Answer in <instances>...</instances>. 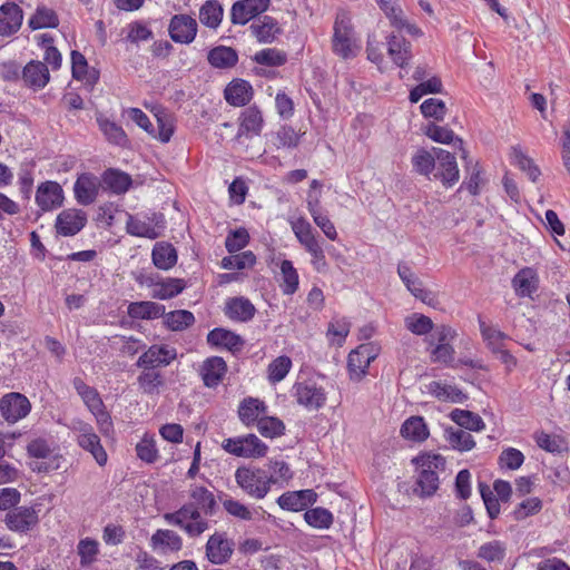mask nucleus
<instances>
[{"mask_svg":"<svg viewBox=\"0 0 570 570\" xmlns=\"http://www.w3.org/2000/svg\"><path fill=\"white\" fill-rule=\"evenodd\" d=\"M397 274L406 288L419 299L424 303L431 304V295L430 291L423 288V284L420 278H417L410 266L405 263H399L397 265Z\"/></svg>","mask_w":570,"mask_h":570,"instance_id":"28","label":"nucleus"},{"mask_svg":"<svg viewBox=\"0 0 570 570\" xmlns=\"http://www.w3.org/2000/svg\"><path fill=\"white\" fill-rule=\"evenodd\" d=\"M224 10L217 0H207L199 9L200 22L210 28L216 29L222 22Z\"/></svg>","mask_w":570,"mask_h":570,"instance_id":"44","label":"nucleus"},{"mask_svg":"<svg viewBox=\"0 0 570 570\" xmlns=\"http://www.w3.org/2000/svg\"><path fill=\"white\" fill-rule=\"evenodd\" d=\"M205 549L206 558L209 562L213 564H224L234 552V542L226 538L225 532H215L208 538Z\"/></svg>","mask_w":570,"mask_h":570,"instance_id":"14","label":"nucleus"},{"mask_svg":"<svg viewBox=\"0 0 570 570\" xmlns=\"http://www.w3.org/2000/svg\"><path fill=\"white\" fill-rule=\"evenodd\" d=\"M207 61L215 69H232L238 62V52L233 47L219 45L208 51Z\"/></svg>","mask_w":570,"mask_h":570,"instance_id":"25","label":"nucleus"},{"mask_svg":"<svg viewBox=\"0 0 570 570\" xmlns=\"http://www.w3.org/2000/svg\"><path fill=\"white\" fill-rule=\"evenodd\" d=\"M38 513L32 507H18L6 514L4 523L13 532L26 533L38 523Z\"/></svg>","mask_w":570,"mask_h":570,"instance_id":"15","label":"nucleus"},{"mask_svg":"<svg viewBox=\"0 0 570 570\" xmlns=\"http://www.w3.org/2000/svg\"><path fill=\"white\" fill-rule=\"evenodd\" d=\"M207 343L216 348H226L236 353L245 345V340L233 331L215 327L207 334Z\"/></svg>","mask_w":570,"mask_h":570,"instance_id":"18","label":"nucleus"},{"mask_svg":"<svg viewBox=\"0 0 570 570\" xmlns=\"http://www.w3.org/2000/svg\"><path fill=\"white\" fill-rule=\"evenodd\" d=\"M523 453L514 448H508L503 450L499 456L500 466L508 470H517L523 464Z\"/></svg>","mask_w":570,"mask_h":570,"instance_id":"63","label":"nucleus"},{"mask_svg":"<svg viewBox=\"0 0 570 570\" xmlns=\"http://www.w3.org/2000/svg\"><path fill=\"white\" fill-rule=\"evenodd\" d=\"M387 52L395 65L404 68L412 58V45L402 36L390 35L386 37Z\"/></svg>","mask_w":570,"mask_h":570,"instance_id":"24","label":"nucleus"},{"mask_svg":"<svg viewBox=\"0 0 570 570\" xmlns=\"http://www.w3.org/2000/svg\"><path fill=\"white\" fill-rule=\"evenodd\" d=\"M377 348L372 343L361 344L347 357V370L352 381H361L367 373L370 364L377 356Z\"/></svg>","mask_w":570,"mask_h":570,"instance_id":"5","label":"nucleus"},{"mask_svg":"<svg viewBox=\"0 0 570 570\" xmlns=\"http://www.w3.org/2000/svg\"><path fill=\"white\" fill-rule=\"evenodd\" d=\"M240 124L237 136L259 135L263 128L264 119L262 111L253 105L245 108L239 117Z\"/></svg>","mask_w":570,"mask_h":570,"instance_id":"31","label":"nucleus"},{"mask_svg":"<svg viewBox=\"0 0 570 570\" xmlns=\"http://www.w3.org/2000/svg\"><path fill=\"white\" fill-rule=\"evenodd\" d=\"M165 309L166 307L163 304L151 301H140L130 303L127 313L131 318L149 321L163 317Z\"/></svg>","mask_w":570,"mask_h":570,"instance_id":"33","label":"nucleus"},{"mask_svg":"<svg viewBox=\"0 0 570 570\" xmlns=\"http://www.w3.org/2000/svg\"><path fill=\"white\" fill-rule=\"evenodd\" d=\"M252 59L262 66L281 67L287 62V55L276 48H266L257 51Z\"/></svg>","mask_w":570,"mask_h":570,"instance_id":"52","label":"nucleus"},{"mask_svg":"<svg viewBox=\"0 0 570 570\" xmlns=\"http://www.w3.org/2000/svg\"><path fill=\"white\" fill-rule=\"evenodd\" d=\"M151 259L157 268L168 271L177 264V250L170 243L158 242L154 245Z\"/></svg>","mask_w":570,"mask_h":570,"instance_id":"35","label":"nucleus"},{"mask_svg":"<svg viewBox=\"0 0 570 570\" xmlns=\"http://www.w3.org/2000/svg\"><path fill=\"white\" fill-rule=\"evenodd\" d=\"M238 487L249 497L263 499L271 490V484L276 483L274 475L255 466H239L235 472Z\"/></svg>","mask_w":570,"mask_h":570,"instance_id":"2","label":"nucleus"},{"mask_svg":"<svg viewBox=\"0 0 570 570\" xmlns=\"http://www.w3.org/2000/svg\"><path fill=\"white\" fill-rule=\"evenodd\" d=\"M435 154L426 150L425 148H420L412 156V166L416 173L423 176H429L435 169Z\"/></svg>","mask_w":570,"mask_h":570,"instance_id":"51","label":"nucleus"},{"mask_svg":"<svg viewBox=\"0 0 570 570\" xmlns=\"http://www.w3.org/2000/svg\"><path fill=\"white\" fill-rule=\"evenodd\" d=\"M255 313V306L246 297H233L226 302L225 315L233 321L246 323L254 317Z\"/></svg>","mask_w":570,"mask_h":570,"instance_id":"26","label":"nucleus"},{"mask_svg":"<svg viewBox=\"0 0 570 570\" xmlns=\"http://www.w3.org/2000/svg\"><path fill=\"white\" fill-rule=\"evenodd\" d=\"M542 509V501L539 498H529L523 500L513 511V518L517 521L527 519L530 515L539 513Z\"/></svg>","mask_w":570,"mask_h":570,"instance_id":"61","label":"nucleus"},{"mask_svg":"<svg viewBox=\"0 0 570 570\" xmlns=\"http://www.w3.org/2000/svg\"><path fill=\"white\" fill-rule=\"evenodd\" d=\"M271 0H238L230 9V21L233 24H246L253 18L265 12Z\"/></svg>","mask_w":570,"mask_h":570,"instance_id":"12","label":"nucleus"},{"mask_svg":"<svg viewBox=\"0 0 570 570\" xmlns=\"http://www.w3.org/2000/svg\"><path fill=\"white\" fill-rule=\"evenodd\" d=\"M266 404L255 397H245L238 406L239 420L246 425H253L257 423L258 416L262 413H266Z\"/></svg>","mask_w":570,"mask_h":570,"instance_id":"38","label":"nucleus"},{"mask_svg":"<svg viewBox=\"0 0 570 570\" xmlns=\"http://www.w3.org/2000/svg\"><path fill=\"white\" fill-rule=\"evenodd\" d=\"M351 31L348 19L345 16H337L334 23L333 50L343 59H350L356 56L351 39Z\"/></svg>","mask_w":570,"mask_h":570,"instance_id":"9","label":"nucleus"},{"mask_svg":"<svg viewBox=\"0 0 570 570\" xmlns=\"http://www.w3.org/2000/svg\"><path fill=\"white\" fill-rule=\"evenodd\" d=\"M28 26L31 30L57 28L59 26V18L55 10L40 4L28 20Z\"/></svg>","mask_w":570,"mask_h":570,"instance_id":"42","label":"nucleus"},{"mask_svg":"<svg viewBox=\"0 0 570 570\" xmlns=\"http://www.w3.org/2000/svg\"><path fill=\"white\" fill-rule=\"evenodd\" d=\"M421 114L425 118H432L434 121L444 120L448 108L443 100L438 98L425 99L420 106Z\"/></svg>","mask_w":570,"mask_h":570,"instance_id":"55","label":"nucleus"},{"mask_svg":"<svg viewBox=\"0 0 570 570\" xmlns=\"http://www.w3.org/2000/svg\"><path fill=\"white\" fill-rule=\"evenodd\" d=\"M72 386L88 407L101 400L97 390L87 385L81 377H75L72 380Z\"/></svg>","mask_w":570,"mask_h":570,"instance_id":"64","label":"nucleus"},{"mask_svg":"<svg viewBox=\"0 0 570 570\" xmlns=\"http://www.w3.org/2000/svg\"><path fill=\"white\" fill-rule=\"evenodd\" d=\"M258 432L265 438H277L284 434L285 424L275 416H265L257 421Z\"/></svg>","mask_w":570,"mask_h":570,"instance_id":"57","label":"nucleus"},{"mask_svg":"<svg viewBox=\"0 0 570 570\" xmlns=\"http://www.w3.org/2000/svg\"><path fill=\"white\" fill-rule=\"evenodd\" d=\"M63 199L62 187L57 181L47 180L41 183L36 191V203L40 208L37 216L40 217L43 212L61 207Z\"/></svg>","mask_w":570,"mask_h":570,"instance_id":"10","label":"nucleus"},{"mask_svg":"<svg viewBox=\"0 0 570 570\" xmlns=\"http://www.w3.org/2000/svg\"><path fill=\"white\" fill-rule=\"evenodd\" d=\"M197 30V21L188 14H175L168 26L170 39L176 43L188 45L193 42Z\"/></svg>","mask_w":570,"mask_h":570,"instance_id":"11","label":"nucleus"},{"mask_svg":"<svg viewBox=\"0 0 570 570\" xmlns=\"http://www.w3.org/2000/svg\"><path fill=\"white\" fill-rule=\"evenodd\" d=\"M511 157L512 164L525 173L531 181L535 183L538 180L541 175L540 168L534 164L532 158L522 151L519 146L512 147Z\"/></svg>","mask_w":570,"mask_h":570,"instance_id":"45","label":"nucleus"},{"mask_svg":"<svg viewBox=\"0 0 570 570\" xmlns=\"http://www.w3.org/2000/svg\"><path fill=\"white\" fill-rule=\"evenodd\" d=\"M449 416L459 426L469 431L479 432L485 428L482 417L469 410L454 409Z\"/></svg>","mask_w":570,"mask_h":570,"instance_id":"43","label":"nucleus"},{"mask_svg":"<svg viewBox=\"0 0 570 570\" xmlns=\"http://www.w3.org/2000/svg\"><path fill=\"white\" fill-rule=\"evenodd\" d=\"M292 367V360L286 355L276 357L268 365V380L272 383L281 382L285 379Z\"/></svg>","mask_w":570,"mask_h":570,"instance_id":"59","label":"nucleus"},{"mask_svg":"<svg viewBox=\"0 0 570 570\" xmlns=\"http://www.w3.org/2000/svg\"><path fill=\"white\" fill-rule=\"evenodd\" d=\"M150 546L154 550H160L164 553L178 552L183 548V539L173 530L158 529L150 538Z\"/></svg>","mask_w":570,"mask_h":570,"instance_id":"30","label":"nucleus"},{"mask_svg":"<svg viewBox=\"0 0 570 570\" xmlns=\"http://www.w3.org/2000/svg\"><path fill=\"white\" fill-rule=\"evenodd\" d=\"M307 208L314 223L322 229L324 235L328 239L335 240L337 238L336 228L328 216L322 212L320 197L313 196L312 193H309V195H307Z\"/></svg>","mask_w":570,"mask_h":570,"instance_id":"27","label":"nucleus"},{"mask_svg":"<svg viewBox=\"0 0 570 570\" xmlns=\"http://www.w3.org/2000/svg\"><path fill=\"white\" fill-rule=\"evenodd\" d=\"M317 501V493L312 489L283 493L277 503L283 510L302 511Z\"/></svg>","mask_w":570,"mask_h":570,"instance_id":"17","label":"nucleus"},{"mask_svg":"<svg viewBox=\"0 0 570 570\" xmlns=\"http://www.w3.org/2000/svg\"><path fill=\"white\" fill-rule=\"evenodd\" d=\"M101 185L116 195L125 194L132 185L130 175L119 169L108 168L101 175Z\"/></svg>","mask_w":570,"mask_h":570,"instance_id":"29","label":"nucleus"},{"mask_svg":"<svg viewBox=\"0 0 570 570\" xmlns=\"http://www.w3.org/2000/svg\"><path fill=\"white\" fill-rule=\"evenodd\" d=\"M253 87L244 79L232 80L224 90L226 101L234 107H244L253 98Z\"/></svg>","mask_w":570,"mask_h":570,"instance_id":"22","label":"nucleus"},{"mask_svg":"<svg viewBox=\"0 0 570 570\" xmlns=\"http://www.w3.org/2000/svg\"><path fill=\"white\" fill-rule=\"evenodd\" d=\"M142 371L137 376L139 390L146 395L159 394L160 387L165 385V377L159 370L140 367Z\"/></svg>","mask_w":570,"mask_h":570,"instance_id":"34","label":"nucleus"},{"mask_svg":"<svg viewBox=\"0 0 570 570\" xmlns=\"http://www.w3.org/2000/svg\"><path fill=\"white\" fill-rule=\"evenodd\" d=\"M158 131L154 130L153 137L161 142H168L175 131L173 118L165 110H159L156 115Z\"/></svg>","mask_w":570,"mask_h":570,"instance_id":"58","label":"nucleus"},{"mask_svg":"<svg viewBox=\"0 0 570 570\" xmlns=\"http://www.w3.org/2000/svg\"><path fill=\"white\" fill-rule=\"evenodd\" d=\"M306 523L316 529H330L333 524V513L322 507L307 509L304 513Z\"/></svg>","mask_w":570,"mask_h":570,"instance_id":"49","label":"nucleus"},{"mask_svg":"<svg viewBox=\"0 0 570 570\" xmlns=\"http://www.w3.org/2000/svg\"><path fill=\"white\" fill-rule=\"evenodd\" d=\"M425 387L428 393L443 402L464 403L468 400V395L453 385H446L438 381H432L426 384Z\"/></svg>","mask_w":570,"mask_h":570,"instance_id":"36","label":"nucleus"},{"mask_svg":"<svg viewBox=\"0 0 570 570\" xmlns=\"http://www.w3.org/2000/svg\"><path fill=\"white\" fill-rule=\"evenodd\" d=\"M86 224L87 215L83 210L68 208L58 214L55 227L58 235L70 237L82 230Z\"/></svg>","mask_w":570,"mask_h":570,"instance_id":"13","label":"nucleus"},{"mask_svg":"<svg viewBox=\"0 0 570 570\" xmlns=\"http://www.w3.org/2000/svg\"><path fill=\"white\" fill-rule=\"evenodd\" d=\"M445 440L450 443L452 449L460 452H466L475 446L473 436L461 429L448 428L444 431Z\"/></svg>","mask_w":570,"mask_h":570,"instance_id":"47","label":"nucleus"},{"mask_svg":"<svg viewBox=\"0 0 570 570\" xmlns=\"http://www.w3.org/2000/svg\"><path fill=\"white\" fill-rule=\"evenodd\" d=\"M439 489V475L434 470L422 469L415 482L414 492L420 497H431Z\"/></svg>","mask_w":570,"mask_h":570,"instance_id":"46","label":"nucleus"},{"mask_svg":"<svg viewBox=\"0 0 570 570\" xmlns=\"http://www.w3.org/2000/svg\"><path fill=\"white\" fill-rule=\"evenodd\" d=\"M425 136L435 142L451 144L461 151V157L466 160L468 151L464 149L463 140L454 135V131L448 127L439 126L434 121L426 124L422 127Z\"/></svg>","mask_w":570,"mask_h":570,"instance_id":"21","label":"nucleus"},{"mask_svg":"<svg viewBox=\"0 0 570 570\" xmlns=\"http://www.w3.org/2000/svg\"><path fill=\"white\" fill-rule=\"evenodd\" d=\"M189 498V502L174 512L165 513L163 518L168 524L184 530L188 537L197 538L209 528L204 515L213 517L218 504L214 493L203 485L191 487Z\"/></svg>","mask_w":570,"mask_h":570,"instance_id":"1","label":"nucleus"},{"mask_svg":"<svg viewBox=\"0 0 570 570\" xmlns=\"http://www.w3.org/2000/svg\"><path fill=\"white\" fill-rule=\"evenodd\" d=\"M77 552L80 558V566L82 568L92 564L99 553V544L95 539H81L77 546Z\"/></svg>","mask_w":570,"mask_h":570,"instance_id":"53","label":"nucleus"},{"mask_svg":"<svg viewBox=\"0 0 570 570\" xmlns=\"http://www.w3.org/2000/svg\"><path fill=\"white\" fill-rule=\"evenodd\" d=\"M185 288L186 283L183 278L160 276L156 288L151 293V297L161 301L170 299L183 293Z\"/></svg>","mask_w":570,"mask_h":570,"instance_id":"39","label":"nucleus"},{"mask_svg":"<svg viewBox=\"0 0 570 570\" xmlns=\"http://www.w3.org/2000/svg\"><path fill=\"white\" fill-rule=\"evenodd\" d=\"M100 184L101 180L92 173L79 175L73 186L77 202L83 206L92 204L97 199Z\"/></svg>","mask_w":570,"mask_h":570,"instance_id":"16","label":"nucleus"},{"mask_svg":"<svg viewBox=\"0 0 570 570\" xmlns=\"http://www.w3.org/2000/svg\"><path fill=\"white\" fill-rule=\"evenodd\" d=\"M222 448L229 454L238 458H263L268 446L255 434L228 438L223 441Z\"/></svg>","mask_w":570,"mask_h":570,"instance_id":"3","label":"nucleus"},{"mask_svg":"<svg viewBox=\"0 0 570 570\" xmlns=\"http://www.w3.org/2000/svg\"><path fill=\"white\" fill-rule=\"evenodd\" d=\"M31 411L28 397L19 392H10L0 399V413L8 423H16Z\"/></svg>","mask_w":570,"mask_h":570,"instance_id":"7","label":"nucleus"},{"mask_svg":"<svg viewBox=\"0 0 570 570\" xmlns=\"http://www.w3.org/2000/svg\"><path fill=\"white\" fill-rule=\"evenodd\" d=\"M513 288L520 297H531L538 289L537 275L530 267L520 269L512 279Z\"/></svg>","mask_w":570,"mask_h":570,"instance_id":"37","label":"nucleus"},{"mask_svg":"<svg viewBox=\"0 0 570 570\" xmlns=\"http://www.w3.org/2000/svg\"><path fill=\"white\" fill-rule=\"evenodd\" d=\"M292 391L296 402L308 411H318L327 400L325 390L312 379L296 382Z\"/></svg>","mask_w":570,"mask_h":570,"instance_id":"4","label":"nucleus"},{"mask_svg":"<svg viewBox=\"0 0 570 570\" xmlns=\"http://www.w3.org/2000/svg\"><path fill=\"white\" fill-rule=\"evenodd\" d=\"M88 409L96 417L99 431L105 435H109L114 431V423L102 400L97 401V403H94Z\"/></svg>","mask_w":570,"mask_h":570,"instance_id":"56","label":"nucleus"},{"mask_svg":"<svg viewBox=\"0 0 570 570\" xmlns=\"http://www.w3.org/2000/svg\"><path fill=\"white\" fill-rule=\"evenodd\" d=\"M256 256L253 252L246 250L240 254L225 256L222 259V267L225 269H244L254 266Z\"/></svg>","mask_w":570,"mask_h":570,"instance_id":"54","label":"nucleus"},{"mask_svg":"<svg viewBox=\"0 0 570 570\" xmlns=\"http://www.w3.org/2000/svg\"><path fill=\"white\" fill-rule=\"evenodd\" d=\"M77 443L78 445L92 454L96 462L104 466L107 463L108 455L101 445L100 438L95 433L94 428L85 422H78Z\"/></svg>","mask_w":570,"mask_h":570,"instance_id":"8","label":"nucleus"},{"mask_svg":"<svg viewBox=\"0 0 570 570\" xmlns=\"http://www.w3.org/2000/svg\"><path fill=\"white\" fill-rule=\"evenodd\" d=\"M281 275L283 283L281 288L284 295H293L298 289L299 277L292 261L283 259L281 263Z\"/></svg>","mask_w":570,"mask_h":570,"instance_id":"48","label":"nucleus"},{"mask_svg":"<svg viewBox=\"0 0 570 570\" xmlns=\"http://www.w3.org/2000/svg\"><path fill=\"white\" fill-rule=\"evenodd\" d=\"M505 550L504 543L493 540L481 544L478 549L476 557L490 563H501L505 558Z\"/></svg>","mask_w":570,"mask_h":570,"instance_id":"50","label":"nucleus"},{"mask_svg":"<svg viewBox=\"0 0 570 570\" xmlns=\"http://www.w3.org/2000/svg\"><path fill=\"white\" fill-rule=\"evenodd\" d=\"M23 20L22 9L14 2H6L0 7V36L9 37L16 33Z\"/></svg>","mask_w":570,"mask_h":570,"instance_id":"19","label":"nucleus"},{"mask_svg":"<svg viewBox=\"0 0 570 570\" xmlns=\"http://www.w3.org/2000/svg\"><path fill=\"white\" fill-rule=\"evenodd\" d=\"M401 435L413 442H423L429 438V429L422 416H411L401 426Z\"/></svg>","mask_w":570,"mask_h":570,"instance_id":"40","label":"nucleus"},{"mask_svg":"<svg viewBox=\"0 0 570 570\" xmlns=\"http://www.w3.org/2000/svg\"><path fill=\"white\" fill-rule=\"evenodd\" d=\"M164 325L173 332H183L195 324V316L190 311L176 309L164 313Z\"/></svg>","mask_w":570,"mask_h":570,"instance_id":"41","label":"nucleus"},{"mask_svg":"<svg viewBox=\"0 0 570 570\" xmlns=\"http://www.w3.org/2000/svg\"><path fill=\"white\" fill-rule=\"evenodd\" d=\"M227 372V364L220 356H210L203 362L200 375L204 385L207 387H216L223 381Z\"/></svg>","mask_w":570,"mask_h":570,"instance_id":"23","label":"nucleus"},{"mask_svg":"<svg viewBox=\"0 0 570 570\" xmlns=\"http://www.w3.org/2000/svg\"><path fill=\"white\" fill-rule=\"evenodd\" d=\"M21 79L33 90L45 88L50 79L47 65L39 60L29 61L21 70Z\"/></svg>","mask_w":570,"mask_h":570,"instance_id":"20","label":"nucleus"},{"mask_svg":"<svg viewBox=\"0 0 570 570\" xmlns=\"http://www.w3.org/2000/svg\"><path fill=\"white\" fill-rule=\"evenodd\" d=\"M249 30L261 43H272L283 32L277 20L271 16H264L258 23H252Z\"/></svg>","mask_w":570,"mask_h":570,"instance_id":"32","label":"nucleus"},{"mask_svg":"<svg viewBox=\"0 0 570 570\" xmlns=\"http://www.w3.org/2000/svg\"><path fill=\"white\" fill-rule=\"evenodd\" d=\"M136 454L146 463H155L158 459V451L154 439L145 435L136 445Z\"/></svg>","mask_w":570,"mask_h":570,"instance_id":"62","label":"nucleus"},{"mask_svg":"<svg viewBox=\"0 0 570 570\" xmlns=\"http://www.w3.org/2000/svg\"><path fill=\"white\" fill-rule=\"evenodd\" d=\"M433 153L436 157L434 178L440 180L445 188L454 186L460 178L454 154L438 147H433Z\"/></svg>","mask_w":570,"mask_h":570,"instance_id":"6","label":"nucleus"},{"mask_svg":"<svg viewBox=\"0 0 570 570\" xmlns=\"http://www.w3.org/2000/svg\"><path fill=\"white\" fill-rule=\"evenodd\" d=\"M249 243V234L246 228L239 227L230 230L225 239V247L228 253H236Z\"/></svg>","mask_w":570,"mask_h":570,"instance_id":"60","label":"nucleus"}]
</instances>
